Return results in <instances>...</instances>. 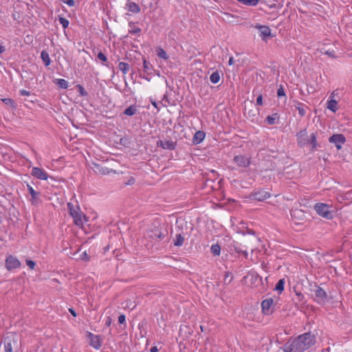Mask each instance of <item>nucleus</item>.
Returning <instances> with one entry per match:
<instances>
[{"instance_id":"nucleus-31","label":"nucleus","mask_w":352,"mask_h":352,"mask_svg":"<svg viewBox=\"0 0 352 352\" xmlns=\"http://www.w3.org/2000/svg\"><path fill=\"white\" fill-rule=\"evenodd\" d=\"M118 68L124 74H126L129 70V65L124 62H120L119 63Z\"/></svg>"},{"instance_id":"nucleus-27","label":"nucleus","mask_w":352,"mask_h":352,"mask_svg":"<svg viewBox=\"0 0 352 352\" xmlns=\"http://www.w3.org/2000/svg\"><path fill=\"white\" fill-rule=\"evenodd\" d=\"M54 83L59 87L67 89L68 87V82L65 79L59 78L54 80Z\"/></svg>"},{"instance_id":"nucleus-64","label":"nucleus","mask_w":352,"mask_h":352,"mask_svg":"<svg viewBox=\"0 0 352 352\" xmlns=\"http://www.w3.org/2000/svg\"><path fill=\"white\" fill-rule=\"evenodd\" d=\"M2 222V218L0 216V223Z\"/></svg>"},{"instance_id":"nucleus-14","label":"nucleus","mask_w":352,"mask_h":352,"mask_svg":"<svg viewBox=\"0 0 352 352\" xmlns=\"http://www.w3.org/2000/svg\"><path fill=\"white\" fill-rule=\"evenodd\" d=\"M88 338L90 339V345L96 349H99L101 346V340L99 336H96L91 332L88 333Z\"/></svg>"},{"instance_id":"nucleus-11","label":"nucleus","mask_w":352,"mask_h":352,"mask_svg":"<svg viewBox=\"0 0 352 352\" xmlns=\"http://www.w3.org/2000/svg\"><path fill=\"white\" fill-rule=\"evenodd\" d=\"M177 146L176 142L172 140H160L157 142V146L161 147L164 149L175 150Z\"/></svg>"},{"instance_id":"nucleus-34","label":"nucleus","mask_w":352,"mask_h":352,"mask_svg":"<svg viewBox=\"0 0 352 352\" xmlns=\"http://www.w3.org/2000/svg\"><path fill=\"white\" fill-rule=\"evenodd\" d=\"M210 250L214 256H219L221 252V247L219 244H214L211 246Z\"/></svg>"},{"instance_id":"nucleus-58","label":"nucleus","mask_w":352,"mask_h":352,"mask_svg":"<svg viewBox=\"0 0 352 352\" xmlns=\"http://www.w3.org/2000/svg\"><path fill=\"white\" fill-rule=\"evenodd\" d=\"M6 51V47L1 45H0V54L3 53Z\"/></svg>"},{"instance_id":"nucleus-62","label":"nucleus","mask_w":352,"mask_h":352,"mask_svg":"<svg viewBox=\"0 0 352 352\" xmlns=\"http://www.w3.org/2000/svg\"><path fill=\"white\" fill-rule=\"evenodd\" d=\"M248 233H249V234H254V231H253V230H248Z\"/></svg>"},{"instance_id":"nucleus-42","label":"nucleus","mask_w":352,"mask_h":352,"mask_svg":"<svg viewBox=\"0 0 352 352\" xmlns=\"http://www.w3.org/2000/svg\"><path fill=\"white\" fill-rule=\"evenodd\" d=\"M1 100L4 104L7 105L14 106V102L11 98H3Z\"/></svg>"},{"instance_id":"nucleus-15","label":"nucleus","mask_w":352,"mask_h":352,"mask_svg":"<svg viewBox=\"0 0 352 352\" xmlns=\"http://www.w3.org/2000/svg\"><path fill=\"white\" fill-rule=\"evenodd\" d=\"M28 190L31 195V202L32 205H37L41 202L39 199V195H41L40 192L36 191L34 188L29 184L27 185Z\"/></svg>"},{"instance_id":"nucleus-47","label":"nucleus","mask_w":352,"mask_h":352,"mask_svg":"<svg viewBox=\"0 0 352 352\" xmlns=\"http://www.w3.org/2000/svg\"><path fill=\"white\" fill-rule=\"evenodd\" d=\"M302 212L299 210H294L292 211L291 214L293 217H296V216H300Z\"/></svg>"},{"instance_id":"nucleus-57","label":"nucleus","mask_w":352,"mask_h":352,"mask_svg":"<svg viewBox=\"0 0 352 352\" xmlns=\"http://www.w3.org/2000/svg\"><path fill=\"white\" fill-rule=\"evenodd\" d=\"M150 351L151 352H157L158 351V349L157 346H153L151 347V349H150Z\"/></svg>"},{"instance_id":"nucleus-24","label":"nucleus","mask_w":352,"mask_h":352,"mask_svg":"<svg viewBox=\"0 0 352 352\" xmlns=\"http://www.w3.org/2000/svg\"><path fill=\"white\" fill-rule=\"evenodd\" d=\"M137 111L138 110L135 106L131 105L124 111V114L129 116H132L136 113Z\"/></svg>"},{"instance_id":"nucleus-51","label":"nucleus","mask_w":352,"mask_h":352,"mask_svg":"<svg viewBox=\"0 0 352 352\" xmlns=\"http://www.w3.org/2000/svg\"><path fill=\"white\" fill-rule=\"evenodd\" d=\"M325 54H327V55H328L329 56H330V57H333V58L336 57V56H335V52H334V51H333V50H332V51H329V50H328V51H327V52H325Z\"/></svg>"},{"instance_id":"nucleus-45","label":"nucleus","mask_w":352,"mask_h":352,"mask_svg":"<svg viewBox=\"0 0 352 352\" xmlns=\"http://www.w3.org/2000/svg\"><path fill=\"white\" fill-rule=\"evenodd\" d=\"M63 3L67 4L69 7H73L75 6V1L74 0H60Z\"/></svg>"},{"instance_id":"nucleus-26","label":"nucleus","mask_w":352,"mask_h":352,"mask_svg":"<svg viewBox=\"0 0 352 352\" xmlns=\"http://www.w3.org/2000/svg\"><path fill=\"white\" fill-rule=\"evenodd\" d=\"M184 237L181 234H176L175 239H174V245L180 247L183 245Z\"/></svg>"},{"instance_id":"nucleus-2","label":"nucleus","mask_w":352,"mask_h":352,"mask_svg":"<svg viewBox=\"0 0 352 352\" xmlns=\"http://www.w3.org/2000/svg\"><path fill=\"white\" fill-rule=\"evenodd\" d=\"M146 236L151 241L160 242L163 240H168V230L166 228L160 226H153L146 232Z\"/></svg>"},{"instance_id":"nucleus-8","label":"nucleus","mask_w":352,"mask_h":352,"mask_svg":"<svg viewBox=\"0 0 352 352\" xmlns=\"http://www.w3.org/2000/svg\"><path fill=\"white\" fill-rule=\"evenodd\" d=\"M329 142L335 144L337 149L340 150L342 148V144L345 143L346 138L343 134H333L329 137Z\"/></svg>"},{"instance_id":"nucleus-59","label":"nucleus","mask_w":352,"mask_h":352,"mask_svg":"<svg viewBox=\"0 0 352 352\" xmlns=\"http://www.w3.org/2000/svg\"><path fill=\"white\" fill-rule=\"evenodd\" d=\"M228 63H229L230 65H232L234 64V58L233 57H230L229 58Z\"/></svg>"},{"instance_id":"nucleus-43","label":"nucleus","mask_w":352,"mask_h":352,"mask_svg":"<svg viewBox=\"0 0 352 352\" xmlns=\"http://www.w3.org/2000/svg\"><path fill=\"white\" fill-rule=\"evenodd\" d=\"M26 264L31 269V270H33L34 269L35 266H36V263L34 261H32V260H29V259H27L26 260Z\"/></svg>"},{"instance_id":"nucleus-30","label":"nucleus","mask_w":352,"mask_h":352,"mask_svg":"<svg viewBox=\"0 0 352 352\" xmlns=\"http://www.w3.org/2000/svg\"><path fill=\"white\" fill-rule=\"evenodd\" d=\"M285 281L284 278L280 279L276 285L274 289L279 293H281L284 290V285Z\"/></svg>"},{"instance_id":"nucleus-38","label":"nucleus","mask_w":352,"mask_h":352,"mask_svg":"<svg viewBox=\"0 0 352 352\" xmlns=\"http://www.w3.org/2000/svg\"><path fill=\"white\" fill-rule=\"evenodd\" d=\"M77 88L78 89V92H79L80 96H87L88 95L87 91L84 89V87L82 85H77Z\"/></svg>"},{"instance_id":"nucleus-54","label":"nucleus","mask_w":352,"mask_h":352,"mask_svg":"<svg viewBox=\"0 0 352 352\" xmlns=\"http://www.w3.org/2000/svg\"><path fill=\"white\" fill-rule=\"evenodd\" d=\"M111 319L109 317H108L106 320L105 324H106V326L109 327L111 325Z\"/></svg>"},{"instance_id":"nucleus-19","label":"nucleus","mask_w":352,"mask_h":352,"mask_svg":"<svg viewBox=\"0 0 352 352\" xmlns=\"http://www.w3.org/2000/svg\"><path fill=\"white\" fill-rule=\"evenodd\" d=\"M126 8L133 13H138L140 12V7L135 2L128 0L126 3Z\"/></svg>"},{"instance_id":"nucleus-50","label":"nucleus","mask_w":352,"mask_h":352,"mask_svg":"<svg viewBox=\"0 0 352 352\" xmlns=\"http://www.w3.org/2000/svg\"><path fill=\"white\" fill-rule=\"evenodd\" d=\"M256 104L262 105L263 104V97L262 95H259L256 98Z\"/></svg>"},{"instance_id":"nucleus-40","label":"nucleus","mask_w":352,"mask_h":352,"mask_svg":"<svg viewBox=\"0 0 352 352\" xmlns=\"http://www.w3.org/2000/svg\"><path fill=\"white\" fill-rule=\"evenodd\" d=\"M234 250L236 252L243 254L246 258H248V253L246 250H243L238 246H235Z\"/></svg>"},{"instance_id":"nucleus-21","label":"nucleus","mask_w":352,"mask_h":352,"mask_svg":"<svg viewBox=\"0 0 352 352\" xmlns=\"http://www.w3.org/2000/svg\"><path fill=\"white\" fill-rule=\"evenodd\" d=\"M143 69L144 72L147 75H151L153 74L154 71V68L153 65L150 63V62L147 61L146 59L143 60Z\"/></svg>"},{"instance_id":"nucleus-18","label":"nucleus","mask_w":352,"mask_h":352,"mask_svg":"<svg viewBox=\"0 0 352 352\" xmlns=\"http://www.w3.org/2000/svg\"><path fill=\"white\" fill-rule=\"evenodd\" d=\"M317 132L312 133L309 138V144L311 145V151L318 150V148L321 147L320 144H318L317 142Z\"/></svg>"},{"instance_id":"nucleus-23","label":"nucleus","mask_w":352,"mask_h":352,"mask_svg":"<svg viewBox=\"0 0 352 352\" xmlns=\"http://www.w3.org/2000/svg\"><path fill=\"white\" fill-rule=\"evenodd\" d=\"M135 24V23L132 21L129 23V26L131 28V29L129 30V33L131 34H139L141 32V29L138 27H136Z\"/></svg>"},{"instance_id":"nucleus-22","label":"nucleus","mask_w":352,"mask_h":352,"mask_svg":"<svg viewBox=\"0 0 352 352\" xmlns=\"http://www.w3.org/2000/svg\"><path fill=\"white\" fill-rule=\"evenodd\" d=\"M41 58L44 63V65L47 67L51 63V59L50 58L49 54L47 51L43 50L41 53Z\"/></svg>"},{"instance_id":"nucleus-63","label":"nucleus","mask_w":352,"mask_h":352,"mask_svg":"<svg viewBox=\"0 0 352 352\" xmlns=\"http://www.w3.org/2000/svg\"><path fill=\"white\" fill-rule=\"evenodd\" d=\"M152 104H153V106H155V107H157V104H156V102H152Z\"/></svg>"},{"instance_id":"nucleus-16","label":"nucleus","mask_w":352,"mask_h":352,"mask_svg":"<svg viewBox=\"0 0 352 352\" xmlns=\"http://www.w3.org/2000/svg\"><path fill=\"white\" fill-rule=\"evenodd\" d=\"M32 175L39 179L47 180V173L43 170L42 168L38 167H34L32 169Z\"/></svg>"},{"instance_id":"nucleus-7","label":"nucleus","mask_w":352,"mask_h":352,"mask_svg":"<svg viewBox=\"0 0 352 352\" xmlns=\"http://www.w3.org/2000/svg\"><path fill=\"white\" fill-rule=\"evenodd\" d=\"M296 140L298 145L300 147H304L305 146L309 144V140L306 129H302L296 134Z\"/></svg>"},{"instance_id":"nucleus-33","label":"nucleus","mask_w":352,"mask_h":352,"mask_svg":"<svg viewBox=\"0 0 352 352\" xmlns=\"http://www.w3.org/2000/svg\"><path fill=\"white\" fill-rule=\"evenodd\" d=\"M220 80V75L218 72H213L210 76V80L213 84L217 83Z\"/></svg>"},{"instance_id":"nucleus-44","label":"nucleus","mask_w":352,"mask_h":352,"mask_svg":"<svg viewBox=\"0 0 352 352\" xmlns=\"http://www.w3.org/2000/svg\"><path fill=\"white\" fill-rule=\"evenodd\" d=\"M277 96L279 98L281 96H285V93L282 85H280V87L278 89Z\"/></svg>"},{"instance_id":"nucleus-37","label":"nucleus","mask_w":352,"mask_h":352,"mask_svg":"<svg viewBox=\"0 0 352 352\" xmlns=\"http://www.w3.org/2000/svg\"><path fill=\"white\" fill-rule=\"evenodd\" d=\"M232 280V274L229 272H226V274L224 275V278H223L224 283L226 285H228L231 283Z\"/></svg>"},{"instance_id":"nucleus-12","label":"nucleus","mask_w":352,"mask_h":352,"mask_svg":"<svg viewBox=\"0 0 352 352\" xmlns=\"http://www.w3.org/2000/svg\"><path fill=\"white\" fill-rule=\"evenodd\" d=\"M316 301L320 303H324L327 300V294L326 292L320 287H317L315 291Z\"/></svg>"},{"instance_id":"nucleus-3","label":"nucleus","mask_w":352,"mask_h":352,"mask_svg":"<svg viewBox=\"0 0 352 352\" xmlns=\"http://www.w3.org/2000/svg\"><path fill=\"white\" fill-rule=\"evenodd\" d=\"M4 352H18L21 348V342L16 335L7 336L3 339Z\"/></svg>"},{"instance_id":"nucleus-17","label":"nucleus","mask_w":352,"mask_h":352,"mask_svg":"<svg viewBox=\"0 0 352 352\" xmlns=\"http://www.w3.org/2000/svg\"><path fill=\"white\" fill-rule=\"evenodd\" d=\"M256 28L259 30V35L263 40L271 36V29L268 26L256 25Z\"/></svg>"},{"instance_id":"nucleus-36","label":"nucleus","mask_w":352,"mask_h":352,"mask_svg":"<svg viewBox=\"0 0 352 352\" xmlns=\"http://www.w3.org/2000/svg\"><path fill=\"white\" fill-rule=\"evenodd\" d=\"M58 21L60 22V23L62 25L63 28L64 29H66L68 28L69 26V21L65 19V17H63V16H58Z\"/></svg>"},{"instance_id":"nucleus-25","label":"nucleus","mask_w":352,"mask_h":352,"mask_svg":"<svg viewBox=\"0 0 352 352\" xmlns=\"http://www.w3.org/2000/svg\"><path fill=\"white\" fill-rule=\"evenodd\" d=\"M278 118H279V116H278V113H275L271 116H268L266 118V121L269 124L272 125L276 122V120H278Z\"/></svg>"},{"instance_id":"nucleus-60","label":"nucleus","mask_w":352,"mask_h":352,"mask_svg":"<svg viewBox=\"0 0 352 352\" xmlns=\"http://www.w3.org/2000/svg\"><path fill=\"white\" fill-rule=\"evenodd\" d=\"M131 305H132V302L131 301H130V303L126 302V306H127L128 307H130Z\"/></svg>"},{"instance_id":"nucleus-56","label":"nucleus","mask_w":352,"mask_h":352,"mask_svg":"<svg viewBox=\"0 0 352 352\" xmlns=\"http://www.w3.org/2000/svg\"><path fill=\"white\" fill-rule=\"evenodd\" d=\"M296 295L298 297V300L302 301V298H304L303 295L301 293H297V292H296Z\"/></svg>"},{"instance_id":"nucleus-46","label":"nucleus","mask_w":352,"mask_h":352,"mask_svg":"<svg viewBox=\"0 0 352 352\" xmlns=\"http://www.w3.org/2000/svg\"><path fill=\"white\" fill-rule=\"evenodd\" d=\"M296 109L298 110V113L301 117H303L306 114V111H305V109H304V106H302L301 107H297Z\"/></svg>"},{"instance_id":"nucleus-5","label":"nucleus","mask_w":352,"mask_h":352,"mask_svg":"<svg viewBox=\"0 0 352 352\" xmlns=\"http://www.w3.org/2000/svg\"><path fill=\"white\" fill-rule=\"evenodd\" d=\"M316 212L324 218L331 219L333 217V212L329 210V206L325 204H316L314 206Z\"/></svg>"},{"instance_id":"nucleus-53","label":"nucleus","mask_w":352,"mask_h":352,"mask_svg":"<svg viewBox=\"0 0 352 352\" xmlns=\"http://www.w3.org/2000/svg\"><path fill=\"white\" fill-rule=\"evenodd\" d=\"M69 313H70L73 316H74V317H76V312L75 311V310H74V309H72V308H69Z\"/></svg>"},{"instance_id":"nucleus-35","label":"nucleus","mask_w":352,"mask_h":352,"mask_svg":"<svg viewBox=\"0 0 352 352\" xmlns=\"http://www.w3.org/2000/svg\"><path fill=\"white\" fill-rule=\"evenodd\" d=\"M157 54L160 58H163L164 60H167L168 58V56L162 48L159 47L157 50Z\"/></svg>"},{"instance_id":"nucleus-4","label":"nucleus","mask_w":352,"mask_h":352,"mask_svg":"<svg viewBox=\"0 0 352 352\" xmlns=\"http://www.w3.org/2000/svg\"><path fill=\"white\" fill-rule=\"evenodd\" d=\"M67 206L69 212V214L74 219V223L78 226H82L83 219L85 218V216L80 210V208L78 206L74 208L73 204L71 203H67Z\"/></svg>"},{"instance_id":"nucleus-6","label":"nucleus","mask_w":352,"mask_h":352,"mask_svg":"<svg viewBox=\"0 0 352 352\" xmlns=\"http://www.w3.org/2000/svg\"><path fill=\"white\" fill-rule=\"evenodd\" d=\"M5 265L8 271L16 269L21 266V262L18 258L12 255H8L6 257Z\"/></svg>"},{"instance_id":"nucleus-39","label":"nucleus","mask_w":352,"mask_h":352,"mask_svg":"<svg viewBox=\"0 0 352 352\" xmlns=\"http://www.w3.org/2000/svg\"><path fill=\"white\" fill-rule=\"evenodd\" d=\"M80 259L82 260V261H89V259H90V257L88 256V254H87V252L85 251L83 252H82L80 254Z\"/></svg>"},{"instance_id":"nucleus-28","label":"nucleus","mask_w":352,"mask_h":352,"mask_svg":"<svg viewBox=\"0 0 352 352\" xmlns=\"http://www.w3.org/2000/svg\"><path fill=\"white\" fill-rule=\"evenodd\" d=\"M337 101L336 100H330L327 102V107L332 112H336L337 110Z\"/></svg>"},{"instance_id":"nucleus-13","label":"nucleus","mask_w":352,"mask_h":352,"mask_svg":"<svg viewBox=\"0 0 352 352\" xmlns=\"http://www.w3.org/2000/svg\"><path fill=\"white\" fill-rule=\"evenodd\" d=\"M270 197V193L265 190H258L252 192L251 197L256 201H262Z\"/></svg>"},{"instance_id":"nucleus-32","label":"nucleus","mask_w":352,"mask_h":352,"mask_svg":"<svg viewBox=\"0 0 352 352\" xmlns=\"http://www.w3.org/2000/svg\"><path fill=\"white\" fill-rule=\"evenodd\" d=\"M95 167L96 168V171H98L102 175H107L109 174L110 172L112 171V170H109L108 168L107 167H102L98 164H96Z\"/></svg>"},{"instance_id":"nucleus-9","label":"nucleus","mask_w":352,"mask_h":352,"mask_svg":"<svg viewBox=\"0 0 352 352\" xmlns=\"http://www.w3.org/2000/svg\"><path fill=\"white\" fill-rule=\"evenodd\" d=\"M273 304L274 300L270 298H267L262 301L261 302V308L262 311L265 315H270L273 313Z\"/></svg>"},{"instance_id":"nucleus-10","label":"nucleus","mask_w":352,"mask_h":352,"mask_svg":"<svg viewBox=\"0 0 352 352\" xmlns=\"http://www.w3.org/2000/svg\"><path fill=\"white\" fill-rule=\"evenodd\" d=\"M233 161L239 167L247 168L250 164V157H248L242 155H236L234 157Z\"/></svg>"},{"instance_id":"nucleus-52","label":"nucleus","mask_w":352,"mask_h":352,"mask_svg":"<svg viewBox=\"0 0 352 352\" xmlns=\"http://www.w3.org/2000/svg\"><path fill=\"white\" fill-rule=\"evenodd\" d=\"M294 102H295V105L294 106H295L296 109H297V107H301L304 106V104H302V102H300L298 101H294Z\"/></svg>"},{"instance_id":"nucleus-48","label":"nucleus","mask_w":352,"mask_h":352,"mask_svg":"<svg viewBox=\"0 0 352 352\" xmlns=\"http://www.w3.org/2000/svg\"><path fill=\"white\" fill-rule=\"evenodd\" d=\"M19 93H20L21 96H30V92L27 91V90H25V89L20 90Z\"/></svg>"},{"instance_id":"nucleus-55","label":"nucleus","mask_w":352,"mask_h":352,"mask_svg":"<svg viewBox=\"0 0 352 352\" xmlns=\"http://www.w3.org/2000/svg\"><path fill=\"white\" fill-rule=\"evenodd\" d=\"M135 182V179L133 178V177H131V179L128 181V182L126 183L127 185H131V184H133Z\"/></svg>"},{"instance_id":"nucleus-49","label":"nucleus","mask_w":352,"mask_h":352,"mask_svg":"<svg viewBox=\"0 0 352 352\" xmlns=\"http://www.w3.org/2000/svg\"><path fill=\"white\" fill-rule=\"evenodd\" d=\"M125 320H126V318H125L124 315L122 314V315L119 316L118 322L120 324H123L125 322Z\"/></svg>"},{"instance_id":"nucleus-1","label":"nucleus","mask_w":352,"mask_h":352,"mask_svg":"<svg viewBox=\"0 0 352 352\" xmlns=\"http://www.w3.org/2000/svg\"><path fill=\"white\" fill-rule=\"evenodd\" d=\"M315 336L305 333L297 338L289 340L283 346L284 352H303L315 344Z\"/></svg>"},{"instance_id":"nucleus-41","label":"nucleus","mask_w":352,"mask_h":352,"mask_svg":"<svg viewBox=\"0 0 352 352\" xmlns=\"http://www.w3.org/2000/svg\"><path fill=\"white\" fill-rule=\"evenodd\" d=\"M98 58L101 60L102 62L104 63L107 61V58L105 56L104 54H103L102 52H100L97 55Z\"/></svg>"},{"instance_id":"nucleus-61","label":"nucleus","mask_w":352,"mask_h":352,"mask_svg":"<svg viewBox=\"0 0 352 352\" xmlns=\"http://www.w3.org/2000/svg\"><path fill=\"white\" fill-rule=\"evenodd\" d=\"M131 305H132V302L131 301H130V303L126 302V306H127L128 307H130Z\"/></svg>"},{"instance_id":"nucleus-20","label":"nucleus","mask_w":352,"mask_h":352,"mask_svg":"<svg viewBox=\"0 0 352 352\" xmlns=\"http://www.w3.org/2000/svg\"><path fill=\"white\" fill-rule=\"evenodd\" d=\"M205 133L202 131H197L192 138V142L194 144H198L201 143L204 138H205Z\"/></svg>"},{"instance_id":"nucleus-29","label":"nucleus","mask_w":352,"mask_h":352,"mask_svg":"<svg viewBox=\"0 0 352 352\" xmlns=\"http://www.w3.org/2000/svg\"><path fill=\"white\" fill-rule=\"evenodd\" d=\"M238 2L248 6H256L259 0H237Z\"/></svg>"}]
</instances>
